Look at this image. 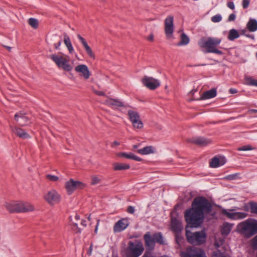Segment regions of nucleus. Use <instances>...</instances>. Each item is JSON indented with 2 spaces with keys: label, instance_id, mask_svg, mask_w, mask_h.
<instances>
[{
  "label": "nucleus",
  "instance_id": "obj_37",
  "mask_svg": "<svg viewBox=\"0 0 257 257\" xmlns=\"http://www.w3.org/2000/svg\"><path fill=\"white\" fill-rule=\"evenodd\" d=\"M155 242H158L160 244L163 243V236L160 233L154 234L153 236Z\"/></svg>",
  "mask_w": 257,
  "mask_h": 257
},
{
  "label": "nucleus",
  "instance_id": "obj_24",
  "mask_svg": "<svg viewBox=\"0 0 257 257\" xmlns=\"http://www.w3.org/2000/svg\"><path fill=\"white\" fill-rule=\"evenodd\" d=\"M116 156L120 158H124L128 159H132L137 161H141L142 159L132 153H127L125 152H119L116 154Z\"/></svg>",
  "mask_w": 257,
  "mask_h": 257
},
{
  "label": "nucleus",
  "instance_id": "obj_46",
  "mask_svg": "<svg viewBox=\"0 0 257 257\" xmlns=\"http://www.w3.org/2000/svg\"><path fill=\"white\" fill-rule=\"evenodd\" d=\"M64 42L65 45H66V46L67 47V46L71 44V42L70 41V39L69 36L66 34H64Z\"/></svg>",
  "mask_w": 257,
  "mask_h": 257
},
{
  "label": "nucleus",
  "instance_id": "obj_40",
  "mask_svg": "<svg viewBox=\"0 0 257 257\" xmlns=\"http://www.w3.org/2000/svg\"><path fill=\"white\" fill-rule=\"evenodd\" d=\"M246 83L249 85L257 86V80L251 77H247L246 78Z\"/></svg>",
  "mask_w": 257,
  "mask_h": 257
},
{
  "label": "nucleus",
  "instance_id": "obj_21",
  "mask_svg": "<svg viewBox=\"0 0 257 257\" xmlns=\"http://www.w3.org/2000/svg\"><path fill=\"white\" fill-rule=\"evenodd\" d=\"M12 131L16 135L22 139L30 138V135L24 130L20 127H12Z\"/></svg>",
  "mask_w": 257,
  "mask_h": 257
},
{
  "label": "nucleus",
  "instance_id": "obj_1",
  "mask_svg": "<svg viewBox=\"0 0 257 257\" xmlns=\"http://www.w3.org/2000/svg\"><path fill=\"white\" fill-rule=\"evenodd\" d=\"M212 208L211 204L203 197L195 199L192 204V208L185 212V218L191 227H196L202 223L204 213H209Z\"/></svg>",
  "mask_w": 257,
  "mask_h": 257
},
{
  "label": "nucleus",
  "instance_id": "obj_55",
  "mask_svg": "<svg viewBox=\"0 0 257 257\" xmlns=\"http://www.w3.org/2000/svg\"><path fill=\"white\" fill-rule=\"evenodd\" d=\"M66 47L67 48L70 53H71V54L73 53V52L74 51V49L73 48L72 44L67 46Z\"/></svg>",
  "mask_w": 257,
  "mask_h": 257
},
{
  "label": "nucleus",
  "instance_id": "obj_7",
  "mask_svg": "<svg viewBox=\"0 0 257 257\" xmlns=\"http://www.w3.org/2000/svg\"><path fill=\"white\" fill-rule=\"evenodd\" d=\"M238 209L236 207L229 209H221L220 213L227 218L232 220L242 219L247 216V213L244 212H236Z\"/></svg>",
  "mask_w": 257,
  "mask_h": 257
},
{
  "label": "nucleus",
  "instance_id": "obj_32",
  "mask_svg": "<svg viewBox=\"0 0 257 257\" xmlns=\"http://www.w3.org/2000/svg\"><path fill=\"white\" fill-rule=\"evenodd\" d=\"M239 37L238 32L235 29H231L228 33V39L230 41H233L234 39Z\"/></svg>",
  "mask_w": 257,
  "mask_h": 257
},
{
  "label": "nucleus",
  "instance_id": "obj_23",
  "mask_svg": "<svg viewBox=\"0 0 257 257\" xmlns=\"http://www.w3.org/2000/svg\"><path fill=\"white\" fill-rule=\"evenodd\" d=\"M22 204H23V201L14 202L9 205L8 209L11 212H22L20 210H18L23 209V205H21Z\"/></svg>",
  "mask_w": 257,
  "mask_h": 257
},
{
  "label": "nucleus",
  "instance_id": "obj_38",
  "mask_svg": "<svg viewBox=\"0 0 257 257\" xmlns=\"http://www.w3.org/2000/svg\"><path fill=\"white\" fill-rule=\"evenodd\" d=\"M28 23L34 29H37L38 27V21L35 18H30L28 20Z\"/></svg>",
  "mask_w": 257,
  "mask_h": 257
},
{
  "label": "nucleus",
  "instance_id": "obj_39",
  "mask_svg": "<svg viewBox=\"0 0 257 257\" xmlns=\"http://www.w3.org/2000/svg\"><path fill=\"white\" fill-rule=\"evenodd\" d=\"M175 234V240L176 242L180 245L181 243L183 242V237L181 235V232L174 233Z\"/></svg>",
  "mask_w": 257,
  "mask_h": 257
},
{
  "label": "nucleus",
  "instance_id": "obj_25",
  "mask_svg": "<svg viewBox=\"0 0 257 257\" xmlns=\"http://www.w3.org/2000/svg\"><path fill=\"white\" fill-rule=\"evenodd\" d=\"M216 90L215 88H212L204 92L201 97V99H207L213 98L216 96Z\"/></svg>",
  "mask_w": 257,
  "mask_h": 257
},
{
  "label": "nucleus",
  "instance_id": "obj_36",
  "mask_svg": "<svg viewBox=\"0 0 257 257\" xmlns=\"http://www.w3.org/2000/svg\"><path fill=\"white\" fill-rule=\"evenodd\" d=\"M133 127L135 128L141 129L143 127V123L141 118L137 119L132 122Z\"/></svg>",
  "mask_w": 257,
  "mask_h": 257
},
{
  "label": "nucleus",
  "instance_id": "obj_51",
  "mask_svg": "<svg viewBox=\"0 0 257 257\" xmlns=\"http://www.w3.org/2000/svg\"><path fill=\"white\" fill-rule=\"evenodd\" d=\"M227 6L229 9L231 10H234L235 8L234 3L232 2H228L227 3Z\"/></svg>",
  "mask_w": 257,
  "mask_h": 257
},
{
  "label": "nucleus",
  "instance_id": "obj_17",
  "mask_svg": "<svg viewBox=\"0 0 257 257\" xmlns=\"http://www.w3.org/2000/svg\"><path fill=\"white\" fill-rule=\"evenodd\" d=\"M15 119L19 122L21 126H25L30 123L29 118L25 115V114L21 111L17 113L15 115Z\"/></svg>",
  "mask_w": 257,
  "mask_h": 257
},
{
  "label": "nucleus",
  "instance_id": "obj_45",
  "mask_svg": "<svg viewBox=\"0 0 257 257\" xmlns=\"http://www.w3.org/2000/svg\"><path fill=\"white\" fill-rule=\"evenodd\" d=\"M252 150V148L250 145L244 146L237 149V150L239 151H250Z\"/></svg>",
  "mask_w": 257,
  "mask_h": 257
},
{
  "label": "nucleus",
  "instance_id": "obj_42",
  "mask_svg": "<svg viewBox=\"0 0 257 257\" xmlns=\"http://www.w3.org/2000/svg\"><path fill=\"white\" fill-rule=\"evenodd\" d=\"M211 20L213 23H218L222 20V17L220 14H217L212 17Z\"/></svg>",
  "mask_w": 257,
  "mask_h": 257
},
{
  "label": "nucleus",
  "instance_id": "obj_14",
  "mask_svg": "<svg viewBox=\"0 0 257 257\" xmlns=\"http://www.w3.org/2000/svg\"><path fill=\"white\" fill-rule=\"evenodd\" d=\"M129 225V221L127 218H122L116 222L113 228L114 232H120L125 229Z\"/></svg>",
  "mask_w": 257,
  "mask_h": 257
},
{
  "label": "nucleus",
  "instance_id": "obj_41",
  "mask_svg": "<svg viewBox=\"0 0 257 257\" xmlns=\"http://www.w3.org/2000/svg\"><path fill=\"white\" fill-rule=\"evenodd\" d=\"M250 245L254 250L257 249V235L250 240Z\"/></svg>",
  "mask_w": 257,
  "mask_h": 257
},
{
  "label": "nucleus",
  "instance_id": "obj_53",
  "mask_svg": "<svg viewBox=\"0 0 257 257\" xmlns=\"http://www.w3.org/2000/svg\"><path fill=\"white\" fill-rule=\"evenodd\" d=\"M127 211L130 213L133 214L135 212V208L134 207L130 206L127 209Z\"/></svg>",
  "mask_w": 257,
  "mask_h": 257
},
{
  "label": "nucleus",
  "instance_id": "obj_3",
  "mask_svg": "<svg viewBox=\"0 0 257 257\" xmlns=\"http://www.w3.org/2000/svg\"><path fill=\"white\" fill-rule=\"evenodd\" d=\"M144 250L143 243L136 240L134 242L130 241L128 242L127 246L123 250V253L125 257H139Z\"/></svg>",
  "mask_w": 257,
  "mask_h": 257
},
{
  "label": "nucleus",
  "instance_id": "obj_54",
  "mask_svg": "<svg viewBox=\"0 0 257 257\" xmlns=\"http://www.w3.org/2000/svg\"><path fill=\"white\" fill-rule=\"evenodd\" d=\"M142 257H154L150 251H147Z\"/></svg>",
  "mask_w": 257,
  "mask_h": 257
},
{
  "label": "nucleus",
  "instance_id": "obj_30",
  "mask_svg": "<svg viewBox=\"0 0 257 257\" xmlns=\"http://www.w3.org/2000/svg\"><path fill=\"white\" fill-rule=\"evenodd\" d=\"M127 114L131 122L140 118L139 113L138 112L133 110H128Z\"/></svg>",
  "mask_w": 257,
  "mask_h": 257
},
{
  "label": "nucleus",
  "instance_id": "obj_28",
  "mask_svg": "<svg viewBox=\"0 0 257 257\" xmlns=\"http://www.w3.org/2000/svg\"><path fill=\"white\" fill-rule=\"evenodd\" d=\"M138 153L141 155H148L155 152V149L152 146H147L138 150Z\"/></svg>",
  "mask_w": 257,
  "mask_h": 257
},
{
  "label": "nucleus",
  "instance_id": "obj_29",
  "mask_svg": "<svg viewBox=\"0 0 257 257\" xmlns=\"http://www.w3.org/2000/svg\"><path fill=\"white\" fill-rule=\"evenodd\" d=\"M247 28L250 32L257 30V21L254 19H250L247 24Z\"/></svg>",
  "mask_w": 257,
  "mask_h": 257
},
{
  "label": "nucleus",
  "instance_id": "obj_61",
  "mask_svg": "<svg viewBox=\"0 0 257 257\" xmlns=\"http://www.w3.org/2000/svg\"><path fill=\"white\" fill-rule=\"evenodd\" d=\"M81 224L84 227H86L87 225L86 221L84 220H82L81 222Z\"/></svg>",
  "mask_w": 257,
  "mask_h": 257
},
{
  "label": "nucleus",
  "instance_id": "obj_34",
  "mask_svg": "<svg viewBox=\"0 0 257 257\" xmlns=\"http://www.w3.org/2000/svg\"><path fill=\"white\" fill-rule=\"evenodd\" d=\"M189 42V39L188 37L183 33L181 36V41L179 43V45H186L188 44Z\"/></svg>",
  "mask_w": 257,
  "mask_h": 257
},
{
  "label": "nucleus",
  "instance_id": "obj_56",
  "mask_svg": "<svg viewBox=\"0 0 257 257\" xmlns=\"http://www.w3.org/2000/svg\"><path fill=\"white\" fill-rule=\"evenodd\" d=\"M253 113H257V109H251L247 111L248 114H252Z\"/></svg>",
  "mask_w": 257,
  "mask_h": 257
},
{
  "label": "nucleus",
  "instance_id": "obj_62",
  "mask_svg": "<svg viewBox=\"0 0 257 257\" xmlns=\"http://www.w3.org/2000/svg\"><path fill=\"white\" fill-rule=\"evenodd\" d=\"M119 144H119V142H117V141H114V142H113V143H112V144L111 146H112V147H114V146H119Z\"/></svg>",
  "mask_w": 257,
  "mask_h": 257
},
{
  "label": "nucleus",
  "instance_id": "obj_52",
  "mask_svg": "<svg viewBox=\"0 0 257 257\" xmlns=\"http://www.w3.org/2000/svg\"><path fill=\"white\" fill-rule=\"evenodd\" d=\"M235 18H236L235 15L234 14H231L229 15V16L228 18V21L229 22L233 21L235 20Z\"/></svg>",
  "mask_w": 257,
  "mask_h": 257
},
{
  "label": "nucleus",
  "instance_id": "obj_22",
  "mask_svg": "<svg viewBox=\"0 0 257 257\" xmlns=\"http://www.w3.org/2000/svg\"><path fill=\"white\" fill-rule=\"evenodd\" d=\"M190 142L200 146H206L211 143L209 139L203 137H195L190 139Z\"/></svg>",
  "mask_w": 257,
  "mask_h": 257
},
{
  "label": "nucleus",
  "instance_id": "obj_12",
  "mask_svg": "<svg viewBox=\"0 0 257 257\" xmlns=\"http://www.w3.org/2000/svg\"><path fill=\"white\" fill-rule=\"evenodd\" d=\"M173 212L171 213V230L174 233L181 232L183 229V226L181 221L173 216Z\"/></svg>",
  "mask_w": 257,
  "mask_h": 257
},
{
  "label": "nucleus",
  "instance_id": "obj_47",
  "mask_svg": "<svg viewBox=\"0 0 257 257\" xmlns=\"http://www.w3.org/2000/svg\"><path fill=\"white\" fill-rule=\"evenodd\" d=\"M100 182V179L96 176H92L91 184L93 185L98 184Z\"/></svg>",
  "mask_w": 257,
  "mask_h": 257
},
{
  "label": "nucleus",
  "instance_id": "obj_49",
  "mask_svg": "<svg viewBox=\"0 0 257 257\" xmlns=\"http://www.w3.org/2000/svg\"><path fill=\"white\" fill-rule=\"evenodd\" d=\"M249 0H243L242 3L243 8L244 9L247 8L249 6Z\"/></svg>",
  "mask_w": 257,
  "mask_h": 257
},
{
  "label": "nucleus",
  "instance_id": "obj_10",
  "mask_svg": "<svg viewBox=\"0 0 257 257\" xmlns=\"http://www.w3.org/2000/svg\"><path fill=\"white\" fill-rule=\"evenodd\" d=\"M142 82L144 86L151 90H154L160 85V82L158 80L147 76L142 78Z\"/></svg>",
  "mask_w": 257,
  "mask_h": 257
},
{
  "label": "nucleus",
  "instance_id": "obj_13",
  "mask_svg": "<svg viewBox=\"0 0 257 257\" xmlns=\"http://www.w3.org/2000/svg\"><path fill=\"white\" fill-rule=\"evenodd\" d=\"M103 103L113 109H118L120 107H124L123 102L120 99H113L108 96H107V98Z\"/></svg>",
  "mask_w": 257,
  "mask_h": 257
},
{
  "label": "nucleus",
  "instance_id": "obj_31",
  "mask_svg": "<svg viewBox=\"0 0 257 257\" xmlns=\"http://www.w3.org/2000/svg\"><path fill=\"white\" fill-rule=\"evenodd\" d=\"M21 205H23V209H19L18 210H20L22 212L32 211L34 210V206L28 202H23V204Z\"/></svg>",
  "mask_w": 257,
  "mask_h": 257
},
{
  "label": "nucleus",
  "instance_id": "obj_27",
  "mask_svg": "<svg viewBox=\"0 0 257 257\" xmlns=\"http://www.w3.org/2000/svg\"><path fill=\"white\" fill-rule=\"evenodd\" d=\"M112 166L113 169L114 171H121L127 170L130 168V165L125 163H114Z\"/></svg>",
  "mask_w": 257,
  "mask_h": 257
},
{
  "label": "nucleus",
  "instance_id": "obj_44",
  "mask_svg": "<svg viewBox=\"0 0 257 257\" xmlns=\"http://www.w3.org/2000/svg\"><path fill=\"white\" fill-rule=\"evenodd\" d=\"M46 178L52 182H57L59 180V177L57 176L48 174L46 176Z\"/></svg>",
  "mask_w": 257,
  "mask_h": 257
},
{
  "label": "nucleus",
  "instance_id": "obj_19",
  "mask_svg": "<svg viewBox=\"0 0 257 257\" xmlns=\"http://www.w3.org/2000/svg\"><path fill=\"white\" fill-rule=\"evenodd\" d=\"M77 38L81 42L82 45L83 46L87 54L91 58L94 59H95V55L92 51L91 48L88 45L86 41L79 34L77 35Z\"/></svg>",
  "mask_w": 257,
  "mask_h": 257
},
{
  "label": "nucleus",
  "instance_id": "obj_63",
  "mask_svg": "<svg viewBox=\"0 0 257 257\" xmlns=\"http://www.w3.org/2000/svg\"><path fill=\"white\" fill-rule=\"evenodd\" d=\"M99 220H97V224H96V225L95 226L94 232L96 233H97V231L98 226V225H99Z\"/></svg>",
  "mask_w": 257,
  "mask_h": 257
},
{
  "label": "nucleus",
  "instance_id": "obj_15",
  "mask_svg": "<svg viewBox=\"0 0 257 257\" xmlns=\"http://www.w3.org/2000/svg\"><path fill=\"white\" fill-rule=\"evenodd\" d=\"M43 197L50 205H54L59 203L62 198L59 194H45Z\"/></svg>",
  "mask_w": 257,
  "mask_h": 257
},
{
  "label": "nucleus",
  "instance_id": "obj_18",
  "mask_svg": "<svg viewBox=\"0 0 257 257\" xmlns=\"http://www.w3.org/2000/svg\"><path fill=\"white\" fill-rule=\"evenodd\" d=\"M145 246L147 249L152 250L154 249L155 242L150 232H147L144 236Z\"/></svg>",
  "mask_w": 257,
  "mask_h": 257
},
{
  "label": "nucleus",
  "instance_id": "obj_5",
  "mask_svg": "<svg viewBox=\"0 0 257 257\" xmlns=\"http://www.w3.org/2000/svg\"><path fill=\"white\" fill-rule=\"evenodd\" d=\"M186 236L187 241L195 245H200L206 240V235L203 231L192 233L186 228Z\"/></svg>",
  "mask_w": 257,
  "mask_h": 257
},
{
  "label": "nucleus",
  "instance_id": "obj_35",
  "mask_svg": "<svg viewBox=\"0 0 257 257\" xmlns=\"http://www.w3.org/2000/svg\"><path fill=\"white\" fill-rule=\"evenodd\" d=\"M248 205L250 207V212L252 213L257 215V203L250 201L248 203Z\"/></svg>",
  "mask_w": 257,
  "mask_h": 257
},
{
  "label": "nucleus",
  "instance_id": "obj_50",
  "mask_svg": "<svg viewBox=\"0 0 257 257\" xmlns=\"http://www.w3.org/2000/svg\"><path fill=\"white\" fill-rule=\"evenodd\" d=\"M93 92L97 95L99 96H105V94L104 92L101 91H98L96 90H93Z\"/></svg>",
  "mask_w": 257,
  "mask_h": 257
},
{
  "label": "nucleus",
  "instance_id": "obj_60",
  "mask_svg": "<svg viewBox=\"0 0 257 257\" xmlns=\"http://www.w3.org/2000/svg\"><path fill=\"white\" fill-rule=\"evenodd\" d=\"M61 45V41H59L57 44H55V49H58Z\"/></svg>",
  "mask_w": 257,
  "mask_h": 257
},
{
  "label": "nucleus",
  "instance_id": "obj_4",
  "mask_svg": "<svg viewBox=\"0 0 257 257\" xmlns=\"http://www.w3.org/2000/svg\"><path fill=\"white\" fill-rule=\"evenodd\" d=\"M241 230L245 236L249 238L257 233V220L248 219L239 224Z\"/></svg>",
  "mask_w": 257,
  "mask_h": 257
},
{
  "label": "nucleus",
  "instance_id": "obj_11",
  "mask_svg": "<svg viewBox=\"0 0 257 257\" xmlns=\"http://www.w3.org/2000/svg\"><path fill=\"white\" fill-rule=\"evenodd\" d=\"M174 32V17L168 16L165 20V33L168 39L172 38Z\"/></svg>",
  "mask_w": 257,
  "mask_h": 257
},
{
  "label": "nucleus",
  "instance_id": "obj_9",
  "mask_svg": "<svg viewBox=\"0 0 257 257\" xmlns=\"http://www.w3.org/2000/svg\"><path fill=\"white\" fill-rule=\"evenodd\" d=\"M86 184L82 182L76 181L73 179H70L65 184V188L68 192H74L76 191H80L86 187Z\"/></svg>",
  "mask_w": 257,
  "mask_h": 257
},
{
  "label": "nucleus",
  "instance_id": "obj_43",
  "mask_svg": "<svg viewBox=\"0 0 257 257\" xmlns=\"http://www.w3.org/2000/svg\"><path fill=\"white\" fill-rule=\"evenodd\" d=\"M212 257H228L226 256L225 254L220 251V250H217L216 251H213Z\"/></svg>",
  "mask_w": 257,
  "mask_h": 257
},
{
  "label": "nucleus",
  "instance_id": "obj_64",
  "mask_svg": "<svg viewBox=\"0 0 257 257\" xmlns=\"http://www.w3.org/2000/svg\"><path fill=\"white\" fill-rule=\"evenodd\" d=\"M4 47H5V48H7V49L9 51H10V52H11V51L12 48H11V47H10V46H4Z\"/></svg>",
  "mask_w": 257,
  "mask_h": 257
},
{
  "label": "nucleus",
  "instance_id": "obj_59",
  "mask_svg": "<svg viewBox=\"0 0 257 257\" xmlns=\"http://www.w3.org/2000/svg\"><path fill=\"white\" fill-rule=\"evenodd\" d=\"M148 40V41H153L154 40V35L153 34H151L149 37H148L147 38Z\"/></svg>",
  "mask_w": 257,
  "mask_h": 257
},
{
  "label": "nucleus",
  "instance_id": "obj_20",
  "mask_svg": "<svg viewBox=\"0 0 257 257\" xmlns=\"http://www.w3.org/2000/svg\"><path fill=\"white\" fill-rule=\"evenodd\" d=\"M226 163V160L224 157H221L219 158L213 157L210 162V166L212 168H217L223 165Z\"/></svg>",
  "mask_w": 257,
  "mask_h": 257
},
{
  "label": "nucleus",
  "instance_id": "obj_16",
  "mask_svg": "<svg viewBox=\"0 0 257 257\" xmlns=\"http://www.w3.org/2000/svg\"><path fill=\"white\" fill-rule=\"evenodd\" d=\"M75 71L80 74L85 79H88L90 76V72L88 67L84 64L78 65L75 68Z\"/></svg>",
  "mask_w": 257,
  "mask_h": 257
},
{
  "label": "nucleus",
  "instance_id": "obj_26",
  "mask_svg": "<svg viewBox=\"0 0 257 257\" xmlns=\"http://www.w3.org/2000/svg\"><path fill=\"white\" fill-rule=\"evenodd\" d=\"M232 227V224L227 222L224 223L220 230L221 234L225 236L228 235L231 231Z\"/></svg>",
  "mask_w": 257,
  "mask_h": 257
},
{
  "label": "nucleus",
  "instance_id": "obj_48",
  "mask_svg": "<svg viewBox=\"0 0 257 257\" xmlns=\"http://www.w3.org/2000/svg\"><path fill=\"white\" fill-rule=\"evenodd\" d=\"M224 241L223 238H220L219 239H216L215 241V245L216 247H219L221 245L223 244Z\"/></svg>",
  "mask_w": 257,
  "mask_h": 257
},
{
  "label": "nucleus",
  "instance_id": "obj_57",
  "mask_svg": "<svg viewBox=\"0 0 257 257\" xmlns=\"http://www.w3.org/2000/svg\"><path fill=\"white\" fill-rule=\"evenodd\" d=\"M92 246H93V244H92V243H91L90 246V247H89V250H88V251L87 252V254L89 255H91L92 251Z\"/></svg>",
  "mask_w": 257,
  "mask_h": 257
},
{
  "label": "nucleus",
  "instance_id": "obj_8",
  "mask_svg": "<svg viewBox=\"0 0 257 257\" xmlns=\"http://www.w3.org/2000/svg\"><path fill=\"white\" fill-rule=\"evenodd\" d=\"M181 257H206L204 251L200 248L191 247L187 248L180 253Z\"/></svg>",
  "mask_w": 257,
  "mask_h": 257
},
{
  "label": "nucleus",
  "instance_id": "obj_2",
  "mask_svg": "<svg viewBox=\"0 0 257 257\" xmlns=\"http://www.w3.org/2000/svg\"><path fill=\"white\" fill-rule=\"evenodd\" d=\"M222 41L221 38L215 37L203 38L200 40L198 45L201 48H205L204 53H213L218 55H222L223 52L218 50L216 47Z\"/></svg>",
  "mask_w": 257,
  "mask_h": 257
},
{
  "label": "nucleus",
  "instance_id": "obj_6",
  "mask_svg": "<svg viewBox=\"0 0 257 257\" xmlns=\"http://www.w3.org/2000/svg\"><path fill=\"white\" fill-rule=\"evenodd\" d=\"M49 58L52 60L57 66L66 71H70L72 70V67L69 63V60L66 57L61 55L53 54L49 56Z\"/></svg>",
  "mask_w": 257,
  "mask_h": 257
},
{
  "label": "nucleus",
  "instance_id": "obj_33",
  "mask_svg": "<svg viewBox=\"0 0 257 257\" xmlns=\"http://www.w3.org/2000/svg\"><path fill=\"white\" fill-rule=\"evenodd\" d=\"M240 178V174L238 173H236L226 176L224 177L222 179L228 181H232L237 180Z\"/></svg>",
  "mask_w": 257,
  "mask_h": 257
},
{
  "label": "nucleus",
  "instance_id": "obj_58",
  "mask_svg": "<svg viewBox=\"0 0 257 257\" xmlns=\"http://www.w3.org/2000/svg\"><path fill=\"white\" fill-rule=\"evenodd\" d=\"M229 92L231 94H235L237 92V90L234 88H230L229 90Z\"/></svg>",
  "mask_w": 257,
  "mask_h": 257
}]
</instances>
